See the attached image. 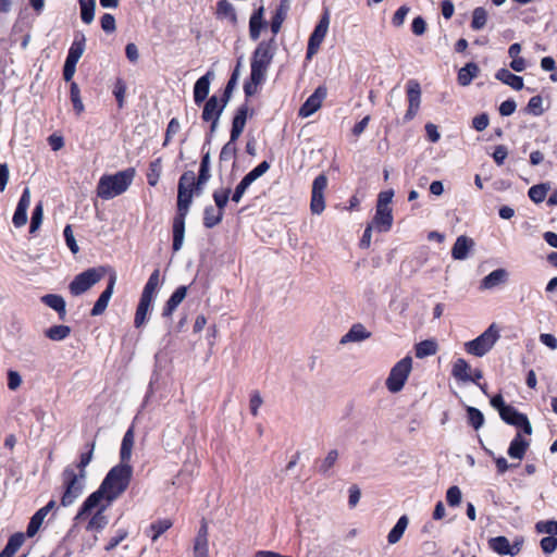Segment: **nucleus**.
Segmentation results:
<instances>
[{
  "label": "nucleus",
  "instance_id": "nucleus-55",
  "mask_svg": "<svg viewBox=\"0 0 557 557\" xmlns=\"http://www.w3.org/2000/svg\"><path fill=\"white\" fill-rule=\"evenodd\" d=\"M446 500L449 506H458L461 502V491L458 486L454 485L447 490Z\"/></svg>",
  "mask_w": 557,
  "mask_h": 557
},
{
  "label": "nucleus",
  "instance_id": "nucleus-5",
  "mask_svg": "<svg viewBox=\"0 0 557 557\" xmlns=\"http://www.w3.org/2000/svg\"><path fill=\"white\" fill-rule=\"evenodd\" d=\"M499 338V330L492 323L480 336L465 344L468 354L476 357L486 355Z\"/></svg>",
  "mask_w": 557,
  "mask_h": 557
},
{
  "label": "nucleus",
  "instance_id": "nucleus-30",
  "mask_svg": "<svg viewBox=\"0 0 557 557\" xmlns=\"http://www.w3.org/2000/svg\"><path fill=\"white\" fill-rule=\"evenodd\" d=\"M479 66L473 63H467L463 67H461L458 72V83L461 86H468L473 78H475L479 74Z\"/></svg>",
  "mask_w": 557,
  "mask_h": 557
},
{
  "label": "nucleus",
  "instance_id": "nucleus-12",
  "mask_svg": "<svg viewBox=\"0 0 557 557\" xmlns=\"http://www.w3.org/2000/svg\"><path fill=\"white\" fill-rule=\"evenodd\" d=\"M407 96L409 106L405 114V120L410 121L417 115L421 102V88L417 81L411 79L408 82Z\"/></svg>",
  "mask_w": 557,
  "mask_h": 557
},
{
  "label": "nucleus",
  "instance_id": "nucleus-1",
  "mask_svg": "<svg viewBox=\"0 0 557 557\" xmlns=\"http://www.w3.org/2000/svg\"><path fill=\"white\" fill-rule=\"evenodd\" d=\"M209 166V151L202 156L199 176L196 177L194 171H186L180 177L177 187V215L173 221V248L175 251L183 246L185 234V218L194 196H198L203 190L207 182V171Z\"/></svg>",
  "mask_w": 557,
  "mask_h": 557
},
{
  "label": "nucleus",
  "instance_id": "nucleus-52",
  "mask_svg": "<svg viewBox=\"0 0 557 557\" xmlns=\"http://www.w3.org/2000/svg\"><path fill=\"white\" fill-rule=\"evenodd\" d=\"M25 541V535L22 532L14 533L8 541L5 548L15 554Z\"/></svg>",
  "mask_w": 557,
  "mask_h": 557
},
{
  "label": "nucleus",
  "instance_id": "nucleus-50",
  "mask_svg": "<svg viewBox=\"0 0 557 557\" xmlns=\"http://www.w3.org/2000/svg\"><path fill=\"white\" fill-rule=\"evenodd\" d=\"M95 446H96L95 443H91L90 449L87 453H84L81 455L79 462L77 465L73 466L76 469V471L82 472V473H87L86 468L92 460Z\"/></svg>",
  "mask_w": 557,
  "mask_h": 557
},
{
  "label": "nucleus",
  "instance_id": "nucleus-16",
  "mask_svg": "<svg viewBox=\"0 0 557 557\" xmlns=\"http://www.w3.org/2000/svg\"><path fill=\"white\" fill-rule=\"evenodd\" d=\"M474 247V242L472 238L461 235L457 237L453 249L451 256L456 260H465L468 258L470 250Z\"/></svg>",
  "mask_w": 557,
  "mask_h": 557
},
{
  "label": "nucleus",
  "instance_id": "nucleus-7",
  "mask_svg": "<svg viewBox=\"0 0 557 557\" xmlns=\"http://www.w3.org/2000/svg\"><path fill=\"white\" fill-rule=\"evenodd\" d=\"M104 271L102 268L88 269L74 277L70 283L69 289L73 296H79L90 289L103 277Z\"/></svg>",
  "mask_w": 557,
  "mask_h": 557
},
{
  "label": "nucleus",
  "instance_id": "nucleus-60",
  "mask_svg": "<svg viewBox=\"0 0 557 557\" xmlns=\"http://www.w3.org/2000/svg\"><path fill=\"white\" fill-rule=\"evenodd\" d=\"M64 237H65V242H66V245L67 247L70 248V250L75 255L78 252L79 250V247L74 238V234H73V231H72V227L71 225H66L65 228H64Z\"/></svg>",
  "mask_w": 557,
  "mask_h": 557
},
{
  "label": "nucleus",
  "instance_id": "nucleus-43",
  "mask_svg": "<svg viewBox=\"0 0 557 557\" xmlns=\"http://www.w3.org/2000/svg\"><path fill=\"white\" fill-rule=\"evenodd\" d=\"M487 22V13L485 9L479 7L473 10L471 27L474 30L482 29Z\"/></svg>",
  "mask_w": 557,
  "mask_h": 557
},
{
  "label": "nucleus",
  "instance_id": "nucleus-62",
  "mask_svg": "<svg viewBox=\"0 0 557 557\" xmlns=\"http://www.w3.org/2000/svg\"><path fill=\"white\" fill-rule=\"evenodd\" d=\"M42 523H44V520H41L39 517L34 515L30 518V521L27 525V531H26L27 536L28 537L35 536L36 533L39 531L40 527L42 525Z\"/></svg>",
  "mask_w": 557,
  "mask_h": 557
},
{
  "label": "nucleus",
  "instance_id": "nucleus-35",
  "mask_svg": "<svg viewBox=\"0 0 557 557\" xmlns=\"http://www.w3.org/2000/svg\"><path fill=\"white\" fill-rule=\"evenodd\" d=\"M263 7H260L250 17L249 33L253 40H257L260 36V32L263 26Z\"/></svg>",
  "mask_w": 557,
  "mask_h": 557
},
{
  "label": "nucleus",
  "instance_id": "nucleus-26",
  "mask_svg": "<svg viewBox=\"0 0 557 557\" xmlns=\"http://www.w3.org/2000/svg\"><path fill=\"white\" fill-rule=\"evenodd\" d=\"M496 78L504 84L510 86L515 90H521L524 86L523 78L521 76H518L516 74H512L507 69H500L496 73Z\"/></svg>",
  "mask_w": 557,
  "mask_h": 557
},
{
  "label": "nucleus",
  "instance_id": "nucleus-19",
  "mask_svg": "<svg viewBox=\"0 0 557 557\" xmlns=\"http://www.w3.org/2000/svg\"><path fill=\"white\" fill-rule=\"evenodd\" d=\"M371 337V333L361 323L354 324L341 338L339 344L359 343Z\"/></svg>",
  "mask_w": 557,
  "mask_h": 557
},
{
  "label": "nucleus",
  "instance_id": "nucleus-22",
  "mask_svg": "<svg viewBox=\"0 0 557 557\" xmlns=\"http://www.w3.org/2000/svg\"><path fill=\"white\" fill-rule=\"evenodd\" d=\"M508 272L505 269H496L492 271L481 281L482 289H492L507 281Z\"/></svg>",
  "mask_w": 557,
  "mask_h": 557
},
{
  "label": "nucleus",
  "instance_id": "nucleus-39",
  "mask_svg": "<svg viewBox=\"0 0 557 557\" xmlns=\"http://www.w3.org/2000/svg\"><path fill=\"white\" fill-rule=\"evenodd\" d=\"M549 190H550L549 183H541V184L533 185L529 189L528 195L533 202L541 203L545 200Z\"/></svg>",
  "mask_w": 557,
  "mask_h": 557
},
{
  "label": "nucleus",
  "instance_id": "nucleus-13",
  "mask_svg": "<svg viewBox=\"0 0 557 557\" xmlns=\"http://www.w3.org/2000/svg\"><path fill=\"white\" fill-rule=\"evenodd\" d=\"M325 97L326 88L323 86L318 87L299 109V115L302 117H308L312 115L321 108Z\"/></svg>",
  "mask_w": 557,
  "mask_h": 557
},
{
  "label": "nucleus",
  "instance_id": "nucleus-58",
  "mask_svg": "<svg viewBox=\"0 0 557 557\" xmlns=\"http://www.w3.org/2000/svg\"><path fill=\"white\" fill-rule=\"evenodd\" d=\"M543 99L541 96H534L529 100L528 111L534 115H541L543 113Z\"/></svg>",
  "mask_w": 557,
  "mask_h": 557
},
{
  "label": "nucleus",
  "instance_id": "nucleus-47",
  "mask_svg": "<svg viewBox=\"0 0 557 557\" xmlns=\"http://www.w3.org/2000/svg\"><path fill=\"white\" fill-rule=\"evenodd\" d=\"M467 412H468L469 423L475 430H479L483 425V423H484L483 413L479 409H476L474 407H468L467 408Z\"/></svg>",
  "mask_w": 557,
  "mask_h": 557
},
{
  "label": "nucleus",
  "instance_id": "nucleus-20",
  "mask_svg": "<svg viewBox=\"0 0 557 557\" xmlns=\"http://www.w3.org/2000/svg\"><path fill=\"white\" fill-rule=\"evenodd\" d=\"M377 232H387L393 225L392 209L375 210V215L371 224Z\"/></svg>",
  "mask_w": 557,
  "mask_h": 557
},
{
  "label": "nucleus",
  "instance_id": "nucleus-14",
  "mask_svg": "<svg viewBox=\"0 0 557 557\" xmlns=\"http://www.w3.org/2000/svg\"><path fill=\"white\" fill-rule=\"evenodd\" d=\"M29 205L30 190L29 188H25L13 214L12 222L15 227H22L27 223V210L29 208Z\"/></svg>",
  "mask_w": 557,
  "mask_h": 557
},
{
  "label": "nucleus",
  "instance_id": "nucleus-6",
  "mask_svg": "<svg viewBox=\"0 0 557 557\" xmlns=\"http://www.w3.org/2000/svg\"><path fill=\"white\" fill-rule=\"evenodd\" d=\"M412 369V359L407 356L399 360L391 370L386 379V387L391 393H398L403 389Z\"/></svg>",
  "mask_w": 557,
  "mask_h": 557
},
{
  "label": "nucleus",
  "instance_id": "nucleus-61",
  "mask_svg": "<svg viewBox=\"0 0 557 557\" xmlns=\"http://www.w3.org/2000/svg\"><path fill=\"white\" fill-rule=\"evenodd\" d=\"M100 23H101V28L106 33H113L115 30V28H116L115 18L110 13L103 14L101 20H100Z\"/></svg>",
  "mask_w": 557,
  "mask_h": 557
},
{
  "label": "nucleus",
  "instance_id": "nucleus-31",
  "mask_svg": "<svg viewBox=\"0 0 557 557\" xmlns=\"http://www.w3.org/2000/svg\"><path fill=\"white\" fill-rule=\"evenodd\" d=\"M152 300L153 299L145 297V296L140 297V300H139V304L137 306L136 313H135V320H134V324L136 327H140L145 324L147 314H148L149 309L152 304Z\"/></svg>",
  "mask_w": 557,
  "mask_h": 557
},
{
  "label": "nucleus",
  "instance_id": "nucleus-18",
  "mask_svg": "<svg viewBox=\"0 0 557 557\" xmlns=\"http://www.w3.org/2000/svg\"><path fill=\"white\" fill-rule=\"evenodd\" d=\"M488 546L499 555L515 556L519 553L520 548L517 545L511 546L506 536L492 537L488 541Z\"/></svg>",
  "mask_w": 557,
  "mask_h": 557
},
{
  "label": "nucleus",
  "instance_id": "nucleus-46",
  "mask_svg": "<svg viewBox=\"0 0 557 557\" xmlns=\"http://www.w3.org/2000/svg\"><path fill=\"white\" fill-rule=\"evenodd\" d=\"M71 101L76 113L81 114L85 108L81 98V90L78 88V85L74 82H72L71 84Z\"/></svg>",
  "mask_w": 557,
  "mask_h": 557
},
{
  "label": "nucleus",
  "instance_id": "nucleus-40",
  "mask_svg": "<svg viewBox=\"0 0 557 557\" xmlns=\"http://www.w3.org/2000/svg\"><path fill=\"white\" fill-rule=\"evenodd\" d=\"M82 21L90 24L95 17L96 0H78Z\"/></svg>",
  "mask_w": 557,
  "mask_h": 557
},
{
  "label": "nucleus",
  "instance_id": "nucleus-59",
  "mask_svg": "<svg viewBox=\"0 0 557 557\" xmlns=\"http://www.w3.org/2000/svg\"><path fill=\"white\" fill-rule=\"evenodd\" d=\"M393 196H394V191L393 190L381 191L379 194L376 208H379V209H391L389 203L392 202Z\"/></svg>",
  "mask_w": 557,
  "mask_h": 557
},
{
  "label": "nucleus",
  "instance_id": "nucleus-33",
  "mask_svg": "<svg viewBox=\"0 0 557 557\" xmlns=\"http://www.w3.org/2000/svg\"><path fill=\"white\" fill-rule=\"evenodd\" d=\"M247 120V108L242 107L233 120L231 139L235 140L243 133Z\"/></svg>",
  "mask_w": 557,
  "mask_h": 557
},
{
  "label": "nucleus",
  "instance_id": "nucleus-41",
  "mask_svg": "<svg viewBox=\"0 0 557 557\" xmlns=\"http://www.w3.org/2000/svg\"><path fill=\"white\" fill-rule=\"evenodd\" d=\"M71 333V327L67 325H53L45 331V335L51 341H63Z\"/></svg>",
  "mask_w": 557,
  "mask_h": 557
},
{
  "label": "nucleus",
  "instance_id": "nucleus-4",
  "mask_svg": "<svg viewBox=\"0 0 557 557\" xmlns=\"http://www.w3.org/2000/svg\"><path fill=\"white\" fill-rule=\"evenodd\" d=\"M87 473L76 471L73 466H69L62 473V483L64 493L61 497V505L67 507L72 505L83 493L85 488Z\"/></svg>",
  "mask_w": 557,
  "mask_h": 557
},
{
  "label": "nucleus",
  "instance_id": "nucleus-28",
  "mask_svg": "<svg viewBox=\"0 0 557 557\" xmlns=\"http://www.w3.org/2000/svg\"><path fill=\"white\" fill-rule=\"evenodd\" d=\"M187 288L185 286H180L170 297L168 300L164 309H163V315L164 317H171L172 313L175 311V309L180 306V304L184 300L186 297Z\"/></svg>",
  "mask_w": 557,
  "mask_h": 557
},
{
  "label": "nucleus",
  "instance_id": "nucleus-38",
  "mask_svg": "<svg viewBox=\"0 0 557 557\" xmlns=\"http://www.w3.org/2000/svg\"><path fill=\"white\" fill-rule=\"evenodd\" d=\"M288 9H289V0H282L281 5L276 10V13L273 16L272 22H271V29L274 35H276L280 32Z\"/></svg>",
  "mask_w": 557,
  "mask_h": 557
},
{
  "label": "nucleus",
  "instance_id": "nucleus-37",
  "mask_svg": "<svg viewBox=\"0 0 557 557\" xmlns=\"http://www.w3.org/2000/svg\"><path fill=\"white\" fill-rule=\"evenodd\" d=\"M438 345L434 339H425L416 345V357L425 358L437 352Z\"/></svg>",
  "mask_w": 557,
  "mask_h": 557
},
{
  "label": "nucleus",
  "instance_id": "nucleus-10",
  "mask_svg": "<svg viewBox=\"0 0 557 557\" xmlns=\"http://www.w3.org/2000/svg\"><path fill=\"white\" fill-rule=\"evenodd\" d=\"M327 176L318 175L312 184L310 210L312 214H321L325 209L324 191L327 187Z\"/></svg>",
  "mask_w": 557,
  "mask_h": 557
},
{
  "label": "nucleus",
  "instance_id": "nucleus-2",
  "mask_svg": "<svg viewBox=\"0 0 557 557\" xmlns=\"http://www.w3.org/2000/svg\"><path fill=\"white\" fill-rule=\"evenodd\" d=\"M132 476L133 468L129 463H119L114 466L107 473L99 488L85 499L75 516V520L79 521L86 516L91 515L95 507L99 506L101 502L111 505L127 490Z\"/></svg>",
  "mask_w": 557,
  "mask_h": 557
},
{
  "label": "nucleus",
  "instance_id": "nucleus-17",
  "mask_svg": "<svg viewBox=\"0 0 557 557\" xmlns=\"http://www.w3.org/2000/svg\"><path fill=\"white\" fill-rule=\"evenodd\" d=\"M110 505H107V503L101 502L99 506L95 507L92 513V517L90 518L87 530L89 531H100L108 524V518L104 515V511Z\"/></svg>",
  "mask_w": 557,
  "mask_h": 557
},
{
  "label": "nucleus",
  "instance_id": "nucleus-34",
  "mask_svg": "<svg viewBox=\"0 0 557 557\" xmlns=\"http://www.w3.org/2000/svg\"><path fill=\"white\" fill-rule=\"evenodd\" d=\"M470 371V364L465 359L459 358L455 361L451 373L455 379L467 382L471 380Z\"/></svg>",
  "mask_w": 557,
  "mask_h": 557
},
{
  "label": "nucleus",
  "instance_id": "nucleus-32",
  "mask_svg": "<svg viewBox=\"0 0 557 557\" xmlns=\"http://www.w3.org/2000/svg\"><path fill=\"white\" fill-rule=\"evenodd\" d=\"M209 96V72L202 75L195 84L194 99L200 103Z\"/></svg>",
  "mask_w": 557,
  "mask_h": 557
},
{
  "label": "nucleus",
  "instance_id": "nucleus-11",
  "mask_svg": "<svg viewBox=\"0 0 557 557\" xmlns=\"http://www.w3.org/2000/svg\"><path fill=\"white\" fill-rule=\"evenodd\" d=\"M500 418L508 424L521 428L523 433L527 435L532 434V425L528 417L523 413L518 412L512 406L503 408Z\"/></svg>",
  "mask_w": 557,
  "mask_h": 557
},
{
  "label": "nucleus",
  "instance_id": "nucleus-21",
  "mask_svg": "<svg viewBox=\"0 0 557 557\" xmlns=\"http://www.w3.org/2000/svg\"><path fill=\"white\" fill-rule=\"evenodd\" d=\"M208 552L207 522L202 519L201 527L195 539L194 553L196 557H209Z\"/></svg>",
  "mask_w": 557,
  "mask_h": 557
},
{
  "label": "nucleus",
  "instance_id": "nucleus-24",
  "mask_svg": "<svg viewBox=\"0 0 557 557\" xmlns=\"http://www.w3.org/2000/svg\"><path fill=\"white\" fill-rule=\"evenodd\" d=\"M86 38L85 35L79 33L75 36V39L70 47L66 61L77 63L85 51Z\"/></svg>",
  "mask_w": 557,
  "mask_h": 557
},
{
  "label": "nucleus",
  "instance_id": "nucleus-3",
  "mask_svg": "<svg viewBox=\"0 0 557 557\" xmlns=\"http://www.w3.org/2000/svg\"><path fill=\"white\" fill-rule=\"evenodd\" d=\"M135 176V170L129 168L115 174L103 175L97 185V196L109 200L123 193L131 186Z\"/></svg>",
  "mask_w": 557,
  "mask_h": 557
},
{
  "label": "nucleus",
  "instance_id": "nucleus-36",
  "mask_svg": "<svg viewBox=\"0 0 557 557\" xmlns=\"http://www.w3.org/2000/svg\"><path fill=\"white\" fill-rule=\"evenodd\" d=\"M172 521L170 519L158 520L150 524L149 529L146 531L147 535L156 542L160 535H162L165 531H168L172 527Z\"/></svg>",
  "mask_w": 557,
  "mask_h": 557
},
{
  "label": "nucleus",
  "instance_id": "nucleus-9",
  "mask_svg": "<svg viewBox=\"0 0 557 557\" xmlns=\"http://www.w3.org/2000/svg\"><path fill=\"white\" fill-rule=\"evenodd\" d=\"M330 26V15L326 11L319 23L317 24L313 33L310 35L307 48V59H311L315 53H318L321 44L323 42Z\"/></svg>",
  "mask_w": 557,
  "mask_h": 557
},
{
  "label": "nucleus",
  "instance_id": "nucleus-23",
  "mask_svg": "<svg viewBox=\"0 0 557 557\" xmlns=\"http://www.w3.org/2000/svg\"><path fill=\"white\" fill-rule=\"evenodd\" d=\"M41 301L49 308L55 310L61 320L65 319L66 305H65V300L62 296L57 295V294H48V295H45L41 297Z\"/></svg>",
  "mask_w": 557,
  "mask_h": 557
},
{
  "label": "nucleus",
  "instance_id": "nucleus-63",
  "mask_svg": "<svg viewBox=\"0 0 557 557\" xmlns=\"http://www.w3.org/2000/svg\"><path fill=\"white\" fill-rule=\"evenodd\" d=\"M488 123H490V120H488V115L486 113L476 115L472 120V126L478 132L484 131L488 126Z\"/></svg>",
  "mask_w": 557,
  "mask_h": 557
},
{
  "label": "nucleus",
  "instance_id": "nucleus-42",
  "mask_svg": "<svg viewBox=\"0 0 557 557\" xmlns=\"http://www.w3.org/2000/svg\"><path fill=\"white\" fill-rule=\"evenodd\" d=\"M213 198L219 208V214L216 216H211V226L220 223L222 220V209L228 201V190L222 193L215 191Z\"/></svg>",
  "mask_w": 557,
  "mask_h": 557
},
{
  "label": "nucleus",
  "instance_id": "nucleus-48",
  "mask_svg": "<svg viewBox=\"0 0 557 557\" xmlns=\"http://www.w3.org/2000/svg\"><path fill=\"white\" fill-rule=\"evenodd\" d=\"M42 219H44V207H42V203L39 202L36 205L34 211H33V216H32V222H30V227H29V232L30 233H35L41 225L42 223Z\"/></svg>",
  "mask_w": 557,
  "mask_h": 557
},
{
  "label": "nucleus",
  "instance_id": "nucleus-56",
  "mask_svg": "<svg viewBox=\"0 0 557 557\" xmlns=\"http://www.w3.org/2000/svg\"><path fill=\"white\" fill-rule=\"evenodd\" d=\"M541 548L544 554H553L557 549V537L555 536H546L543 537L540 542Z\"/></svg>",
  "mask_w": 557,
  "mask_h": 557
},
{
  "label": "nucleus",
  "instance_id": "nucleus-8",
  "mask_svg": "<svg viewBox=\"0 0 557 557\" xmlns=\"http://www.w3.org/2000/svg\"><path fill=\"white\" fill-rule=\"evenodd\" d=\"M273 58L271 45L269 42H260L253 52L251 61V73L255 77H265L268 66L270 65Z\"/></svg>",
  "mask_w": 557,
  "mask_h": 557
},
{
  "label": "nucleus",
  "instance_id": "nucleus-29",
  "mask_svg": "<svg viewBox=\"0 0 557 557\" xmlns=\"http://www.w3.org/2000/svg\"><path fill=\"white\" fill-rule=\"evenodd\" d=\"M409 524V519L407 516H401L393 529L387 534V542L391 545H394L400 541L403 537L407 527Z\"/></svg>",
  "mask_w": 557,
  "mask_h": 557
},
{
  "label": "nucleus",
  "instance_id": "nucleus-57",
  "mask_svg": "<svg viewBox=\"0 0 557 557\" xmlns=\"http://www.w3.org/2000/svg\"><path fill=\"white\" fill-rule=\"evenodd\" d=\"M125 92H126V85L121 78H119L114 85L113 94L116 98V101H117V104L120 108L123 107Z\"/></svg>",
  "mask_w": 557,
  "mask_h": 557
},
{
  "label": "nucleus",
  "instance_id": "nucleus-54",
  "mask_svg": "<svg viewBox=\"0 0 557 557\" xmlns=\"http://www.w3.org/2000/svg\"><path fill=\"white\" fill-rule=\"evenodd\" d=\"M262 404H263V399L261 397V394L258 391H253L250 394V399H249V411L253 417L259 414V409L262 406Z\"/></svg>",
  "mask_w": 557,
  "mask_h": 557
},
{
  "label": "nucleus",
  "instance_id": "nucleus-45",
  "mask_svg": "<svg viewBox=\"0 0 557 557\" xmlns=\"http://www.w3.org/2000/svg\"><path fill=\"white\" fill-rule=\"evenodd\" d=\"M216 14H218V16L220 18L230 20L231 22H235L236 21V15H235L234 8L227 1H221L218 4Z\"/></svg>",
  "mask_w": 557,
  "mask_h": 557
},
{
  "label": "nucleus",
  "instance_id": "nucleus-25",
  "mask_svg": "<svg viewBox=\"0 0 557 557\" xmlns=\"http://www.w3.org/2000/svg\"><path fill=\"white\" fill-rule=\"evenodd\" d=\"M529 445V441L524 440L521 433H518L509 445L508 455L511 458L521 460L524 457Z\"/></svg>",
  "mask_w": 557,
  "mask_h": 557
},
{
  "label": "nucleus",
  "instance_id": "nucleus-44",
  "mask_svg": "<svg viewBox=\"0 0 557 557\" xmlns=\"http://www.w3.org/2000/svg\"><path fill=\"white\" fill-rule=\"evenodd\" d=\"M159 270H154L146 283L141 296L153 299V294L159 285Z\"/></svg>",
  "mask_w": 557,
  "mask_h": 557
},
{
  "label": "nucleus",
  "instance_id": "nucleus-53",
  "mask_svg": "<svg viewBox=\"0 0 557 557\" xmlns=\"http://www.w3.org/2000/svg\"><path fill=\"white\" fill-rule=\"evenodd\" d=\"M338 458V451L336 449H332L327 453L326 457L323 459L320 466V472L323 474H327L331 468L335 465Z\"/></svg>",
  "mask_w": 557,
  "mask_h": 557
},
{
  "label": "nucleus",
  "instance_id": "nucleus-27",
  "mask_svg": "<svg viewBox=\"0 0 557 557\" xmlns=\"http://www.w3.org/2000/svg\"><path fill=\"white\" fill-rule=\"evenodd\" d=\"M135 435H134V429L129 428L126 433L124 434V437L122 440L121 444V462L120 463H128L132 457V450L134 446Z\"/></svg>",
  "mask_w": 557,
  "mask_h": 557
},
{
  "label": "nucleus",
  "instance_id": "nucleus-49",
  "mask_svg": "<svg viewBox=\"0 0 557 557\" xmlns=\"http://www.w3.org/2000/svg\"><path fill=\"white\" fill-rule=\"evenodd\" d=\"M535 530L537 533H546L549 534L550 536H555L557 535V521H539L535 524Z\"/></svg>",
  "mask_w": 557,
  "mask_h": 557
},
{
  "label": "nucleus",
  "instance_id": "nucleus-64",
  "mask_svg": "<svg viewBox=\"0 0 557 557\" xmlns=\"http://www.w3.org/2000/svg\"><path fill=\"white\" fill-rule=\"evenodd\" d=\"M22 384V377L18 372L10 370L8 372V387L11 391H16Z\"/></svg>",
  "mask_w": 557,
  "mask_h": 557
},
{
  "label": "nucleus",
  "instance_id": "nucleus-51",
  "mask_svg": "<svg viewBox=\"0 0 557 557\" xmlns=\"http://www.w3.org/2000/svg\"><path fill=\"white\" fill-rule=\"evenodd\" d=\"M264 81V77H255L253 73H250V79L245 83L244 91L247 97L253 96L258 91V86Z\"/></svg>",
  "mask_w": 557,
  "mask_h": 557
},
{
  "label": "nucleus",
  "instance_id": "nucleus-15",
  "mask_svg": "<svg viewBox=\"0 0 557 557\" xmlns=\"http://www.w3.org/2000/svg\"><path fill=\"white\" fill-rule=\"evenodd\" d=\"M116 282L115 274H112L109 280V284L107 288L101 293L98 300L96 301L94 308L91 309V315H100L104 312L108 307V304L113 295L114 286Z\"/></svg>",
  "mask_w": 557,
  "mask_h": 557
}]
</instances>
